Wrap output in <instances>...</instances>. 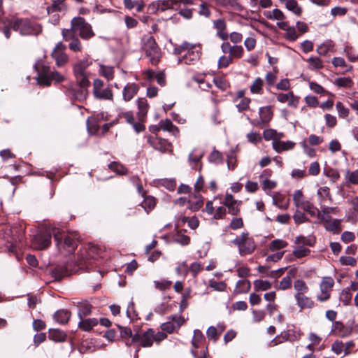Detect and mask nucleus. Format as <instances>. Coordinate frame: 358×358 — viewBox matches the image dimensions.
Masks as SVG:
<instances>
[{
    "label": "nucleus",
    "instance_id": "f257e3e1",
    "mask_svg": "<svg viewBox=\"0 0 358 358\" xmlns=\"http://www.w3.org/2000/svg\"><path fill=\"white\" fill-rule=\"evenodd\" d=\"M37 72V83L43 87H50L52 82L59 84L66 80V77L57 71L51 70L50 67L44 64L41 60L34 66Z\"/></svg>",
    "mask_w": 358,
    "mask_h": 358
},
{
    "label": "nucleus",
    "instance_id": "f03ea898",
    "mask_svg": "<svg viewBox=\"0 0 358 358\" xmlns=\"http://www.w3.org/2000/svg\"><path fill=\"white\" fill-rule=\"evenodd\" d=\"M166 338L167 335L165 332L155 331L153 329L149 328L144 331L134 334L131 343H127V345H131V344H137L138 346L143 348H150L154 343L157 345H159V343Z\"/></svg>",
    "mask_w": 358,
    "mask_h": 358
},
{
    "label": "nucleus",
    "instance_id": "7ed1b4c3",
    "mask_svg": "<svg viewBox=\"0 0 358 358\" xmlns=\"http://www.w3.org/2000/svg\"><path fill=\"white\" fill-rule=\"evenodd\" d=\"M53 234L60 252H71L77 248L80 236L76 231H64L57 229L53 230Z\"/></svg>",
    "mask_w": 358,
    "mask_h": 358
},
{
    "label": "nucleus",
    "instance_id": "20e7f679",
    "mask_svg": "<svg viewBox=\"0 0 358 358\" xmlns=\"http://www.w3.org/2000/svg\"><path fill=\"white\" fill-rule=\"evenodd\" d=\"M10 26L21 35H38L42 31L39 24L32 22L27 18H13L10 21Z\"/></svg>",
    "mask_w": 358,
    "mask_h": 358
},
{
    "label": "nucleus",
    "instance_id": "39448f33",
    "mask_svg": "<svg viewBox=\"0 0 358 358\" xmlns=\"http://www.w3.org/2000/svg\"><path fill=\"white\" fill-rule=\"evenodd\" d=\"M142 50L152 64H158L162 52L153 36L146 35L142 38Z\"/></svg>",
    "mask_w": 358,
    "mask_h": 358
},
{
    "label": "nucleus",
    "instance_id": "423d86ee",
    "mask_svg": "<svg viewBox=\"0 0 358 358\" xmlns=\"http://www.w3.org/2000/svg\"><path fill=\"white\" fill-rule=\"evenodd\" d=\"M231 243L238 248L241 256H246L252 254L256 249L254 238L248 232H242L240 235L231 241Z\"/></svg>",
    "mask_w": 358,
    "mask_h": 358
},
{
    "label": "nucleus",
    "instance_id": "0eeeda50",
    "mask_svg": "<svg viewBox=\"0 0 358 358\" xmlns=\"http://www.w3.org/2000/svg\"><path fill=\"white\" fill-rule=\"evenodd\" d=\"M92 64V62L90 60L88 57H85L83 59H78L73 65V71L76 77V81L80 86L89 87L90 85V80L87 78L86 69L90 65Z\"/></svg>",
    "mask_w": 358,
    "mask_h": 358
},
{
    "label": "nucleus",
    "instance_id": "6e6552de",
    "mask_svg": "<svg viewBox=\"0 0 358 358\" xmlns=\"http://www.w3.org/2000/svg\"><path fill=\"white\" fill-rule=\"evenodd\" d=\"M97 248L94 246H87L81 249L77 255L73 266L77 269H87L92 263Z\"/></svg>",
    "mask_w": 358,
    "mask_h": 358
},
{
    "label": "nucleus",
    "instance_id": "1a4fd4ad",
    "mask_svg": "<svg viewBox=\"0 0 358 358\" xmlns=\"http://www.w3.org/2000/svg\"><path fill=\"white\" fill-rule=\"evenodd\" d=\"M71 25L73 29L79 31V35L83 39L88 40L94 36L92 26L81 17H73Z\"/></svg>",
    "mask_w": 358,
    "mask_h": 358
},
{
    "label": "nucleus",
    "instance_id": "9d476101",
    "mask_svg": "<svg viewBox=\"0 0 358 358\" xmlns=\"http://www.w3.org/2000/svg\"><path fill=\"white\" fill-rule=\"evenodd\" d=\"M94 96L99 100H108L113 101V92L109 87H105L103 80L99 78H96L93 81V91Z\"/></svg>",
    "mask_w": 358,
    "mask_h": 358
},
{
    "label": "nucleus",
    "instance_id": "9b49d317",
    "mask_svg": "<svg viewBox=\"0 0 358 358\" xmlns=\"http://www.w3.org/2000/svg\"><path fill=\"white\" fill-rule=\"evenodd\" d=\"M62 87L66 96L73 100L83 101L88 95V87L80 86L79 84L78 87L73 83H69L68 85H64Z\"/></svg>",
    "mask_w": 358,
    "mask_h": 358
},
{
    "label": "nucleus",
    "instance_id": "f8f14e48",
    "mask_svg": "<svg viewBox=\"0 0 358 358\" xmlns=\"http://www.w3.org/2000/svg\"><path fill=\"white\" fill-rule=\"evenodd\" d=\"M334 285V280L331 277L326 276L322 278L320 284V293L317 295V300L320 302L329 300Z\"/></svg>",
    "mask_w": 358,
    "mask_h": 358
},
{
    "label": "nucleus",
    "instance_id": "ddd939ff",
    "mask_svg": "<svg viewBox=\"0 0 358 358\" xmlns=\"http://www.w3.org/2000/svg\"><path fill=\"white\" fill-rule=\"evenodd\" d=\"M201 46L199 44H194L193 48L186 50V53L182 58L178 59V64H185L187 65L195 64L200 59L201 55Z\"/></svg>",
    "mask_w": 358,
    "mask_h": 358
},
{
    "label": "nucleus",
    "instance_id": "4468645a",
    "mask_svg": "<svg viewBox=\"0 0 358 358\" xmlns=\"http://www.w3.org/2000/svg\"><path fill=\"white\" fill-rule=\"evenodd\" d=\"M198 0H176L175 9L178 10V13L182 17L190 20L193 17L194 8L190 6L197 5Z\"/></svg>",
    "mask_w": 358,
    "mask_h": 358
},
{
    "label": "nucleus",
    "instance_id": "2eb2a0df",
    "mask_svg": "<svg viewBox=\"0 0 358 358\" xmlns=\"http://www.w3.org/2000/svg\"><path fill=\"white\" fill-rule=\"evenodd\" d=\"M185 320L181 315H171L168 317V321L162 323L160 325L162 331H165L168 334H172L176 330L180 329V327L185 323Z\"/></svg>",
    "mask_w": 358,
    "mask_h": 358
},
{
    "label": "nucleus",
    "instance_id": "dca6fc26",
    "mask_svg": "<svg viewBox=\"0 0 358 358\" xmlns=\"http://www.w3.org/2000/svg\"><path fill=\"white\" fill-rule=\"evenodd\" d=\"M77 269L73 267L72 262H68L63 265H57L52 271V276L55 280H60L63 278L69 276L76 272Z\"/></svg>",
    "mask_w": 358,
    "mask_h": 358
},
{
    "label": "nucleus",
    "instance_id": "f3484780",
    "mask_svg": "<svg viewBox=\"0 0 358 358\" xmlns=\"http://www.w3.org/2000/svg\"><path fill=\"white\" fill-rule=\"evenodd\" d=\"M66 46L62 42H59L52 52V57L55 60L58 67L64 66L68 62L69 58L64 52Z\"/></svg>",
    "mask_w": 358,
    "mask_h": 358
},
{
    "label": "nucleus",
    "instance_id": "a211bd4d",
    "mask_svg": "<svg viewBox=\"0 0 358 358\" xmlns=\"http://www.w3.org/2000/svg\"><path fill=\"white\" fill-rule=\"evenodd\" d=\"M176 0H158L149 5V9L152 13L164 12L167 10L174 9Z\"/></svg>",
    "mask_w": 358,
    "mask_h": 358
},
{
    "label": "nucleus",
    "instance_id": "6ab92c4d",
    "mask_svg": "<svg viewBox=\"0 0 358 358\" xmlns=\"http://www.w3.org/2000/svg\"><path fill=\"white\" fill-rule=\"evenodd\" d=\"M224 54H229L232 59H238L243 55L244 50L241 45H231L229 42H224L220 46Z\"/></svg>",
    "mask_w": 358,
    "mask_h": 358
},
{
    "label": "nucleus",
    "instance_id": "aec40b11",
    "mask_svg": "<svg viewBox=\"0 0 358 358\" xmlns=\"http://www.w3.org/2000/svg\"><path fill=\"white\" fill-rule=\"evenodd\" d=\"M51 236L49 234L39 233L34 236L33 246L38 250H44L50 246Z\"/></svg>",
    "mask_w": 358,
    "mask_h": 358
},
{
    "label": "nucleus",
    "instance_id": "412c9836",
    "mask_svg": "<svg viewBox=\"0 0 358 358\" xmlns=\"http://www.w3.org/2000/svg\"><path fill=\"white\" fill-rule=\"evenodd\" d=\"M225 208H227L228 213L232 215H237L240 213L239 206L241 201L234 199L231 194H227L223 202Z\"/></svg>",
    "mask_w": 358,
    "mask_h": 358
},
{
    "label": "nucleus",
    "instance_id": "4be33fe9",
    "mask_svg": "<svg viewBox=\"0 0 358 358\" xmlns=\"http://www.w3.org/2000/svg\"><path fill=\"white\" fill-rule=\"evenodd\" d=\"M296 305L301 310L311 309L315 307V301L306 294H294Z\"/></svg>",
    "mask_w": 358,
    "mask_h": 358
},
{
    "label": "nucleus",
    "instance_id": "5701e85b",
    "mask_svg": "<svg viewBox=\"0 0 358 358\" xmlns=\"http://www.w3.org/2000/svg\"><path fill=\"white\" fill-rule=\"evenodd\" d=\"M296 143L291 141H281L278 139H274L272 142V146L274 150L280 153L283 151H287L292 150Z\"/></svg>",
    "mask_w": 358,
    "mask_h": 358
},
{
    "label": "nucleus",
    "instance_id": "b1692460",
    "mask_svg": "<svg viewBox=\"0 0 358 358\" xmlns=\"http://www.w3.org/2000/svg\"><path fill=\"white\" fill-rule=\"evenodd\" d=\"M139 87L136 83H128L123 88L122 97L125 101H129L138 93Z\"/></svg>",
    "mask_w": 358,
    "mask_h": 358
},
{
    "label": "nucleus",
    "instance_id": "393cba45",
    "mask_svg": "<svg viewBox=\"0 0 358 358\" xmlns=\"http://www.w3.org/2000/svg\"><path fill=\"white\" fill-rule=\"evenodd\" d=\"M103 119V114H99L94 117H90L87 120V127L91 134H95L99 129V121Z\"/></svg>",
    "mask_w": 358,
    "mask_h": 358
},
{
    "label": "nucleus",
    "instance_id": "a878e982",
    "mask_svg": "<svg viewBox=\"0 0 358 358\" xmlns=\"http://www.w3.org/2000/svg\"><path fill=\"white\" fill-rule=\"evenodd\" d=\"M203 204V198L199 193H195L188 199V208L192 211L199 210Z\"/></svg>",
    "mask_w": 358,
    "mask_h": 358
},
{
    "label": "nucleus",
    "instance_id": "bb28decb",
    "mask_svg": "<svg viewBox=\"0 0 358 358\" xmlns=\"http://www.w3.org/2000/svg\"><path fill=\"white\" fill-rule=\"evenodd\" d=\"M259 114L260 122L263 124H267L271 120L273 115L271 107L269 106L261 107Z\"/></svg>",
    "mask_w": 358,
    "mask_h": 358
},
{
    "label": "nucleus",
    "instance_id": "cd10ccee",
    "mask_svg": "<svg viewBox=\"0 0 358 358\" xmlns=\"http://www.w3.org/2000/svg\"><path fill=\"white\" fill-rule=\"evenodd\" d=\"M48 338L55 342H64L67 338V335L60 329H50L48 332Z\"/></svg>",
    "mask_w": 358,
    "mask_h": 358
},
{
    "label": "nucleus",
    "instance_id": "c85d7f7f",
    "mask_svg": "<svg viewBox=\"0 0 358 358\" xmlns=\"http://www.w3.org/2000/svg\"><path fill=\"white\" fill-rule=\"evenodd\" d=\"M137 106L138 109L137 114L139 120L141 121L143 119L145 118L148 113L149 105L145 98H139L137 100Z\"/></svg>",
    "mask_w": 358,
    "mask_h": 358
},
{
    "label": "nucleus",
    "instance_id": "c756f323",
    "mask_svg": "<svg viewBox=\"0 0 358 358\" xmlns=\"http://www.w3.org/2000/svg\"><path fill=\"white\" fill-rule=\"evenodd\" d=\"M320 208V217L319 219L324 222H329V221H330L331 213H336L338 211V208L336 207H328L324 205H321Z\"/></svg>",
    "mask_w": 358,
    "mask_h": 358
},
{
    "label": "nucleus",
    "instance_id": "7c9ffc66",
    "mask_svg": "<svg viewBox=\"0 0 358 358\" xmlns=\"http://www.w3.org/2000/svg\"><path fill=\"white\" fill-rule=\"evenodd\" d=\"M67 9V6L64 0H54L50 6L47 8L48 13L54 12H64Z\"/></svg>",
    "mask_w": 358,
    "mask_h": 358
},
{
    "label": "nucleus",
    "instance_id": "2f4dec72",
    "mask_svg": "<svg viewBox=\"0 0 358 358\" xmlns=\"http://www.w3.org/2000/svg\"><path fill=\"white\" fill-rule=\"evenodd\" d=\"M160 127L162 130L168 131L174 136H177L179 133L178 127L175 126L173 122L169 120H162L160 121Z\"/></svg>",
    "mask_w": 358,
    "mask_h": 358
},
{
    "label": "nucleus",
    "instance_id": "473e14b6",
    "mask_svg": "<svg viewBox=\"0 0 358 358\" xmlns=\"http://www.w3.org/2000/svg\"><path fill=\"white\" fill-rule=\"evenodd\" d=\"M300 208L307 212L312 217L320 218V210L308 201H306Z\"/></svg>",
    "mask_w": 358,
    "mask_h": 358
},
{
    "label": "nucleus",
    "instance_id": "72a5a7b5",
    "mask_svg": "<svg viewBox=\"0 0 358 358\" xmlns=\"http://www.w3.org/2000/svg\"><path fill=\"white\" fill-rule=\"evenodd\" d=\"M78 323L79 327L85 331H90L94 326L98 324V320L96 318H88V319H82Z\"/></svg>",
    "mask_w": 358,
    "mask_h": 358
},
{
    "label": "nucleus",
    "instance_id": "f704fd0d",
    "mask_svg": "<svg viewBox=\"0 0 358 358\" xmlns=\"http://www.w3.org/2000/svg\"><path fill=\"white\" fill-rule=\"evenodd\" d=\"M341 220L334 219L325 222L324 228L327 231H332L334 234H338L341 231Z\"/></svg>",
    "mask_w": 358,
    "mask_h": 358
},
{
    "label": "nucleus",
    "instance_id": "c9c22d12",
    "mask_svg": "<svg viewBox=\"0 0 358 358\" xmlns=\"http://www.w3.org/2000/svg\"><path fill=\"white\" fill-rule=\"evenodd\" d=\"M264 81L258 77L255 79L254 82L250 87V91L252 94H262L264 92L263 90Z\"/></svg>",
    "mask_w": 358,
    "mask_h": 358
},
{
    "label": "nucleus",
    "instance_id": "e433bc0d",
    "mask_svg": "<svg viewBox=\"0 0 358 358\" xmlns=\"http://www.w3.org/2000/svg\"><path fill=\"white\" fill-rule=\"evenodd\" d=\"M317 194L320 198V205H323L322 203L327 200L329 199L331 202L332 201L331 195L330 194V190L328 187H321L317 189Z\"/></svg>",
    "mask_w": 358,
    "mask_h": 358
},
{
    "label": "nucleus",
    "instance_id": "4c0bfd02",
    "mask_svg": "<svg viewBox=\"0 0 358 358\" xmlns=\"http://www.w3.org/2000/svg\"><path fill=\"white\" fill-rule=\"evenodd\" d=\"M71 316V313L69 312L67 310L62 309L59 310H57L55 315L54 318L55 320L59 322V324H65L68 322Z\"/></svg>",
    "mask_w": 358,
    "mask_h": 358
},
{
    "label": "nucleus",
    "instance_id": "58836bf2",
    "mask_svg": "<svg viewBox=\"0 0 358 358\" xmlns=\"http://www.w3.org/2000/svg\"><path fill=\"white\" fill-rule=\"evenodd\" d=\"M251 287L248 280H240L237 282L234 292L236 294L247 293Z\"/></svg>",
    "mask_w": 358,
    "mask_h": 358
},
{
    "label": "nucleus",
    "instance_id": "ea45409f",
    "mask_svg": "<svg viewBox=\"0 0 358 358\" xmlns=\"http://www.w3.org/2000/svg\"><path fill=\"white\" fill-rule=\"evenodd\" d=\"M294 289L296 291L295 294H299L300 295L306 294L309 291V288L305 281L299 279L294 281Z\"/></svg>",
    "mask_w": 358,
    "mask_h": 358
},
{
    "label": "nucleus",
    "instance_id": "a19ab883",
    "mask_svg": "<svg viewBox=\"0 0 358 358\" xmlns=\"http://www.w3.org/2000/svg\"><path fill=\"white\" fill-rule=\"evenodd\" d=\"M286 8L292 11L297 16L301 15L302 8L298 4L296 0H287L285 4Z\"/></svg>",
    "mask_w": 358,
    "mask_h": 358
},
{
    "label": "nucleus",
    "instance_id": "79ce46f5",
    "mask_svg": "<svg viewBox=\"0 0 358 358\" xmlns=\"http://www.w3.org/2000/svg\"><path fill=\"white\" fill-rule=\"evenodd\" d=\"M333 330L338 334L340 336L344 337L350 334V331H348L344 324L339 322H334L332 326Z\"/></svg>",
    "mask_w": 358,
    "mask_h": 358
},
{
    "label": "nucleus",
    "instance_id": "37998d69",
    "mask_svg": "<svg viewBox=\"0 0 358 358\" xmlns=\"http://www.w3.org/2000/svg\"><path fill=\"white\" fill-rule=\"evenodd\" d=\"M155 199L153 196H145L142 201L141 206L148 213L155 206Z\"/></svg>",
    "mask_w": 358,
    "mask_h": 358
},
{
    "label": "nucleus",
    "instance_id": "c03bdc74",
    "mask_svg": "<svg viewBox=\"0 0 358 358\" xmlns=\"http://www.w3.org/2000/svg\"><path fill=\"white\" fill-rule=\"evenodd\" d=\"M99 74L108 80H111L114 77V69L112 66L100 65Z\"/></svg>",
    "mask_w": 358,
    "mask_h": 358
},
{
    "label": "nucleus",
    "instance_id": "a18cd8bd",
    "mask_svg": "<svg viewBox=\"0 0 358 358\" xmlns=\"http://www.w3.org/2000/svg\"><path fill=\"white\" fill-rule=\"evenodd\" d=\"M152 146L155 150L161 152H166L169 150V145L167 142L162 139L157 138L152 142Z\"/></svg>",
    "mask_w": 358,
    "mask_h": 358
},
{
    "label": "nucleus",
    "instance_id": "49530a36",
    "mask_svg": "<svg viewBox=\"0 0 358 358\" xmlns=\"http://www.w3.org/2000/svg\"><path fill=\"white\" fill-rule=\"evenodd\" d=\"M295 243L299 246H313L315 243V239L314 237H305V236H297L295 240Z\"/></svg>",
    "mask_w": 358,
    "mask_h": 358
},
{
    "label": "nucleus",
    "instance_id": "de8ad7c7",
    "mask_svg": "<svg viewBox=\"0 0 358 358\" xmlns=\"http://www.w3.org/2000/svg\"><path fill=\"white\" fill-rule=\"evenodd\" d=\"M308 68L312 70H317L323 68V63L319 57H310L306 60Z\"/></svg>",
    "mask_w": 358,
    "mask_h": 358
},
{
    "label": "nucleus",
    "instance_id": "09e8293b",
    "mask_svg": "<svg viewBox=\"0 0 358 358\" xmlns=\"http://www.w3.org/2000/svg\"><path fill=\"white\" fill-rule=\"evenodd\" d=\"M254 288L256 292L266 291L271 288V283L268 280H256L254 281Z\"/></svg>",
    "mask_w": 358,
    "mask_h": 358
},
{
    "label": "nucleus",
    "instance_id": "8fccbe9b",
    "mask_svg": "<svg viewBox=\"0 0 358 358\" xmlns=\"http://www.w3.org/2000/svg\"><path fill=\"white\" fill-rule=\"evenodd\" d=\"M210 120L212 124L215 125H218L223 122L224 119L221 114V111L217 106L215 107L213 111L212 112L210 116Z\"/></svg>",
    "mask_w": 358,
    "mask_h": 358
},
{
    "label": "nucleus",
    "instance_id": "3c124183",
    "mask_svg": "<svg viewBox=\"0 0 358 358\" xmlns=\"http://www.w3.org/2000/svg\"><path fill=\"white\" fill-rule=\"evenodd\" d=\"M287 245V242L282 239H275L271 242L269 245V250L274 252L286 248Z\"/></svg>",
    "mask_w": 358,
    "mask_h": 358
},
{
    "label": "nucleus",
    "instance_id": "603ef678",
    "mask_svg": "<svg viewBox=\"0 0 358 358\" xmlns=\"http://www.w3.org/2000/svg\"><path fill=\"white\" fill-rule=\"evenodd\" d=\"M324 173L333 182H336L340 178L339 172L336 169L331 167L324 168Z\"/></svg>",
    "mask_w": 358,
    "mask_h": 358
},
{
    "label": "nucleus",
    "instance_id": "864d4df0",
    "mask_svg": "<svg viewBox=\"0 0 358 358\" xmlns=\"http://www.w3.org/2000/svg\"><path fill=\"white\" fill-rule=\"evenodd\" d=\"M205 340L204 336L202 332L199 329L194 331V336L192 341V345L194 348H198L199 344Z\"/></svg>",
    "mask_w": 358,
    "mask_h": 358
},
{
    "label": "nucleus",
    "instance_id": "5fc2aeb1",
    "mask_svg": "<svg viewBox=\"0 0 358 358\" xmlns=\"http://www.w3.org/2000/svg\"><path fill=\"white\" fill-rule=\"evenodd\" d=\"M334 85L339 87L350 88L353 85L352 80L350 78H338L334 81Z\"/></svg>",
    "mask_w": 358,
    "mask_h": 358
},
{
    "label": "nucleus",
    "instance_id": "6e6d98bb",
    "mask_svg": "<svg viewBox=\"0 0 358 358\" xmlns=\"http://www.w3.org/2000/svg\"><path fill=\"white\" fill-rule=\"evenodd\" d=\"M108 168L120 175H124L127 173V169L121 164L113 162L108 164Z\"/></svg>",
    "mask_w": 358,
    "mask_h": 358
},
{
    "label": "nucleus",
    "instance_id": "4d7b16f0",
    "mask_svg": "<svg viewBox=\"0 0 358 358\" xmlns=\"http://www.w3.org/2000/svg\"><path fill=\"white\" fill-rule=\"evenodd\" d=\"M208 286L218 292H224L227 288V284L224 281L217 282L214 279L209 280Z\"/></svg>",
    "mask_w": 358,
    "mask_h": 358
},
{
    "label": "nucleus",
    "instance_id": "13d9d810",
    "mask_svg": "<svg viewBox=\"0 0 358 358\" xmlns=\"http://www.w3.org/2000/svg\"><path fill=\"white\" fill-rule=\"evenodd\" d=\"M310 253V250L303 246H296L293 250V255L296 258H302L308 256Z\"/></svg>",
    "mask_w": 358,
    "mask_h": 358
},
{
    "label": "nucleus",
    "instance_id": "bf43d9fd",
    "mask_svg": "<svg viewBox=\"0 0 358 358\" xmlns=\"http://www.w3.org/2000/svg\"><path fill=\"white\" fill-rule=\"evenodd\" d=\"M345 180L347 183L358 185V170L354 171H346Z\"/></svg>",
    "mask_w": 358,
    "mask_h": 358
},
{
    "label": "nucleus",
    "instance_id": "052dcab7",
    "mask_svg": "<svg viewBox=\"0 0 358 358\" xmlns=\"http://www.w3.org/2000/svg\"><path fill=\"white\" fill-rule=\"evenodd\" d=\"M194 47V43H190L187 41H184L181 45H177L173 49V53L176 55H180L182 52L186 51L187 49H191Z\"/></svg>",
    "mask_w": 358,
    "mask_h": 358
},
{
    "label": "nucleus",
    "instance_id": "680f3d73",
    "mask_svg": "<svg viewBox=\"0 0 358 358\" xmlns=\"http://www.w3.org/2000/svg\"><path fill=\"white\" fill-rule=\"evenodd\" d=\"M299 36V34H297L295 27L293 26H289L285 31V38L289 41H294L296 40Z\"/></svg>",
    "mask_w": 358,
    "mask_h": 358
},
{
    "label": "nucleus",
    "instance_id": "e2e57ef3",
    "mask_svg": "<svg viewBox=\"0 0 358 358\" xmlns=\"http://www.w3.org/2000/svg\"><path fill=\"white\" fill-rule=\"evenodd\" d=\"M251 100L250 98H242L239 102L236 103V107L238 112L241 113L247 110L249 108V105Z\"/></svg>",
    "mask_w": 358,
    "mask_h": 358
},
{
    "label": "nucleus",
    "instance_id": "0e129e2a",
    "mask_svg": "<svg viewBox=\"0 0 358 358\" xmlns=\"http://www.w3.org/2000/svg\"><path fill=\"white\" fill-rule=\"evenodd\" d=\"M293 200L296 207L300 208L306 201L303 200V192L301 190H296L293 194Z\"/></svg>",
    "mask_w": 358,
    "mask_h": 358
},
{
    "label": "nucleus",
    "instance_id": "69168bd1",
    "mask_svg": "<svg viewBox=\"0 0 358 358\" xmlns=\"http://www.w3.org/2000/svg\"><path fill=\"white\" fill-rule=\"evenodd\" d=\"M336 108L337 110L338 116L341 118H345L349 115V109L344 106V105L340 102L338 101L336 104Z\"/></svg>",
    "mask_w": 358,
    "mask_h": 358
},
{
    "label": "nucleus",
    "instance_id": "338daca9",
    "mask_svg": "<svg viewBox=\"0 0 358 358\" xmlns=\"http://www.w3.org/2000/svg\"><path fill=\"white\" fill-rule=\"evenodd\" d=\"M232 62H233V59H231V57L229 55H228V56L222 55L218 59L217 66H218V68H220V69L227 68Z\"/></svg>",
    "mask_w": 358,
    "mask_h": 358
},
{
    "label": "nucleus",
    "instance_id": "774afa93",
    "mask_svg": "<svg viewBox=\"0 0 358 358\" xmlns=\"http://www.w3.org/2000/svg\"><path fill=\"white\" fill-rule=\"evenodd\" d=\"M175 241L182 245H187L190 242V238L180 231H178L176 235Z\"/></svg>",
    "mask_w": 358,
    "mask_h": 358
}]
</instances>
